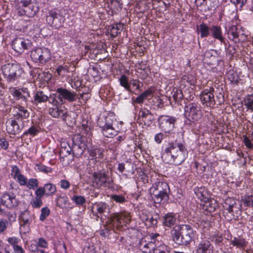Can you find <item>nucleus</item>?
<instances>
[{
  "mask_svg": "<svg viewBox=\"0 0 253 253\" xmlns=\"http://www.w3.org/2000/svg\"><path fill=\"white\" fill-rule=\"evenodd\" d=\"M188 152L181 143H169L165 148L162 158L167 164L178 166L182 164L188 156Z\"/></svg>",
  "mask_w": 253,
  "mask_h": 253,
  "instance_id": "1",
  "label": "nucleus"
},
{
  "mask_svg": "<svg viewBox=\"0 0 253 253\" xmlns=\"http://www.w3.org/2000/svg\"><path fill=\"white\" fill-rule=\"evenodd\" d=\"M131 220L130 213L126 211L114 213L107 218L105 225V229L101 230L100 235L106 237L110 230L114 232L123 230L124 226L128 224Z\"/></svg>",
  "mask_w": 253,
  "mask_h": 253,
  "instance_id": "2",
  "label": "nucleus"
},
{
  "mask_svg": "<svg viewBox=\"0 0 253 253\" xmlns=\"http://www.w3.org/2000/svg\"><path fill=\"white\" fill-rule=\"evenodd\" d=\"M168 184L164 181H157L150 188V193L155 203L160 204L162 201H166L169 199Z\"/></svg>",
  "mask_w": 253,
  "mask_h": 253,
  "instance_id": "3",
  "label": "nucleus"
},
{
  "mask_svg": "<svg viewBox=\"0 0 253 253\" xmlns=\"http://www.w3.org/2000/svg\"><path fill=\"white\" fill-rule=\"evenodd\" d=\"M3 78L7 82L18 81L24 73L21 66L17 63H7L1 67Z\"/></svg>",
  "mask_w": 253,
  "mask_h": 253,
  "instance_id": "4",
  "label": "nucleus"
},
{
  "mask_svg": "<svg viewBox=\"0 0 253 253\" xmlns=\"http://www.w3.org/2000/svg\"><path fill=\"white\" fill-rule=\"evenodd\" d=\"M184 115L188 120L192 122L199 121L203 116L201 106L195 102L189 103L185 106Z\"/></svg>",
  "mask_w": 253,
  "mask_h": 253,
  "instance_id": "5",
  "label": "nucleus"
},
{
  "mask_svg": "<svg viewBox=\"0 0 253 253\" xmlns=\"http://www.w3.org/2000/svg\"><path fill=\"white\" fill-rule=\"evenodd\" d=\"M161 236L158 233H152L150 235V241L147 242L146 240L141 239L140 240L138 248L142 253H150L151 251H154L155 248L159 244V240Z\"/></svg>",
  "mask_w": 253,
  "mask_h": 253,
  "instance_id": "6",
  "label": "nucleus"
},
{
  "mask_svg": "<svg viewBox=\"0 0 253 253\" xmlns=\"http://www.w3.org/2000/svg\"><path fill=\"white\" fill-rule=\"evenodd\" d=\"M30 56L34 62L41 64H44L48 62L51 58L49 50L44 47L32 50Z\"/></svg>",
  "mask_w": 253,
  "mask_h": 253,
  "instance_id": "7",
  "label": "nucleus"
},
{
  "mask_svg": "<svg viewBox=\"0 0 253 253\" xmlns=\"http://www.w3.org/2000/svg\"><path fill=\"white\" fill-rule=\"evenodd\" d=\"M120 85L129 92L134 93L136 90H141L140 82L138 80L132 79L129 81L128 77L122 75L119 79Z\"/></svg>",
  "mask_w": 253,
  "mask_h": 253,
  "instance_id": "8",
  "label": "nucleus"
},
{
  "mask_svg": "<svg viewBox=\"0 0 253 253\" xmlns=\"http://www.w3.org/2000/svg\"><path fill=\"white\" fill-rule=\"evenodd\" d=\"M223 207L225 210L231 214V215L229 217L230 220L237 218L241 214V205L239 202L233 199L228 198L226 199Z\"/></svg>",
  "mask_w": 253,
  "mask_h": 253,
  "instance_id": "9",
  "label": "nucleus"
},
{
  "mask_svg": "<svg viewBox=\"0 0 253 253\" xmlns=\"http://www.w3.org/2000/svg\"><path fill=\"white\" fill-rule=\"evenodd\" d=\"M113 116H108L105 118V124L101 125L100 123L99 125L101 133L105 137L112 138L118 134L117 131L115 129L113 126V124L115 122Z\"/></svg>",
  "mask_w": 253,
  "mask_h": 253,
  "instance_id": "10",
  "label": "nucleus"
},
{
  "mask_svg": "<svg viewBox=\"0 0 253 253\" xmlns=\"http://www.w3.org/2000/svg\"><path fill=\"white\" fill-rule=\"evenodd\" d=\"M46 21L50 26L58 29L61 27L65 21V17L54 10H50L46 17Z\"/></svg>",
  "mask_w": 253,
  "mask_h": 253,
  "instance_id": "11",
  "label": "nucleus"
},
{
  "mask_svg": "<svg viewBox=\"0 0 253 253\" xmlns=\"http://www.w3.org/2000/svg\"><path fill=\"white\" fill-rule=\"evenodd\" d=\"M91 213L97 220L102 218L103 215L107 216L110 212V207L108 204L105 202H99L93 204L91 208Z\"/></svg>",
  "mask_w": 253,
  "mask_h": 253,
  "instance_id": "12",
  "label": "nucleus"
},
{
  "mask_svg": "<svg viewBox=\"0 0 253 253\" xmlns=\"http://www.w3.org/2000/svg\"><path fill=\"white\" fill-rule=\"evenodd\" d=\"M0 206L11 209L19 205V201L14 193L5 192L0 196Z\"/></svg>",
  "mask_w": 253,
  "mask_h": 253,
  "instance_id": "13",
  "label": "nucleus"
},
{
  "mask_svg": "<svg viewBox=\"0 0 253 253\" xmlns=\"http://www.w3.org/2000/svg\"><path fill=\"white\" fill-rule=\"evenodd\" d=\"M214 92V89L212 87L205 89L201 91L200 98L204 106L210 108L214 107L215 105Z\"/></svg>",
  "mask_w": 253,
  "mask_h": 253,
  "instance_id": "14",
  "label": "nucleus"
},
{
  "mask_svg": "<svg viewBox=\"0 0 253 253\" xmlns=\"http://www.w3.org/2000/svg\"><path fill=\"white\" fill-rule=\"evenodd\" d=\"M92 182L97 187H109L110 178L104 171L94 172L92 174Z\"/></svg>",
  "mask_w": 253,
  "mask_h": 253,
  "instance_id": "15",
  "label": "nucleus"
},
{
  "mask_svg": "<svg viewBox=\"0 0 253 253\" xmlns=\"http://www.w3.org/2000/svg\"><path fill=\"white\" fill-rule=\"evenodd\" d=\"M176 121L175 117L166 115H162L158 119L159 126L165 133H169L173 130Z\"/></svg>",
  "mask_w": 253,
  "mask_h": 253,
  "instance_id": "16",
  "label": "nucleus"
},
{
  "mask_svg": "<svg viewBox=\"0 0 253 253\" xmlns=\"http://www.w3.org/2000/svg\"><path fill=\"white\" fill-rule=\"evenodd\" d=\"M194 253H213V247L207 238H201L198 241L194 250Z\"/></svg>",
  "mask_w": 253,
  "mask_h": 253,
  "instance_id": "17",
  "label": "nucleus"
},
{
  "mask_svg": "<svg viewBox=\"0 0 253 253\" xmlns=\"http://www.w3.org/2000/svg\"><path fill=\"white\" fill-rule=\"evenodd\" d=\"M24 122L21 120L9 119L6 122L7 132L10 134H19L24 127Z\"/></svg>",
  "mask_w": 253,
  "mask_h": 253,
  "instance_id": "18",
  "label": "nucleus"
},
{
  "mask_svg": "<svg viewBox=\"0 0 253 253\" xmlns=\"http://www.w3.org/2000/svg\"><path fill=\"white\" fill-rule=\"evenodd\" d=\"M58 94L57 98L61 103H63V100L69 102L75 101L77 100V93L76 92L68 90L63 87H59L56 89Z\"/></svg>",
  "mask_w": 253,
  "mask_h": 253,
  "instance_id": "19",
  "label": "nucleus"
},
{
  "mask_svg": "<svg viewBox=\"0 0 253 253\" xmlns=\"http://www.w3.org/2000/svg\"><path fill=\"white\" fill-rule=\"evenodd\" d=\"M181 240H183V245H187L191 242L194 239L195 234L193 228L186 224L180 226Z\"/></svg>",
  "mask_w": 253,
  "mask_h": 253,
  "instance_id": "20",
  "label": "nucleus"
},
{
  "mask_svg": "<svg viewBox=\"0 0 253 253\" xmlns=\"http://www.w3.org/2000/svg\"><path fill=\"white\" fill-rule=\"evenodd\" d=\"M30 42L27 40L23 38H15L12 42V47L15 51L21 53L26 49H28L30 46Z\"/></svg>",
  "mask_w": 253,
  "mask_h": 253,
  "instance_id": "21",
  "label": "nucleus"
},
{
  "mask_svg": "<svg viewBox=\"0 0 253 253\" xmlns=\"http://www.w3.org/2000/svg\"><path fill=\"white\" fill-rule=\"evenodd\" d=\"M49 114L54 118H62L65 120L67 116V111L64 106H56L51 108L49 110Z\"/></svg>",
  "mask_w": 253,
  "mask_h": 253,
  "instance_id": "22",
  "label": "nucleus"
},
{
  "mask_svg": "<svg viewBox=\"0 0 253 253\" xmlns=\"http://www.w3.org/2000/svg\"><path fill=\"white\" fill-rule=\"evenodd\" d=\"M211 34L214 39L218 40L221 43L224 42V38L220 26L212 25L210 28Z\"/></svg>",
  "mask_w": 253,
  "mask_h": 253,
  "instance_id": "23",
  "label": "nucleus"
},
{
  "mask_svg": "<svg viewBox=\"0 0 253 253\" xmlns=\"http://www.w3.org/2000/svg\"><path fill=\"white\" fill-rule=\"evenodd\" d=\"M194 193L197 198L201 201H206L210 198L208 190L205 187H197L194 188Z\"/></svg>",
  "mask_w": 253,
  "mask_h": 253,
  "instance_id": "24",
  "label": "nucleus"
},
{
  "mask_svg": "<svg viewBox=\"0 0 253 253\" xmlns=\"http://www.w3.org/2000/svg\"><path fill=\"white\" fill-rule=\"evenodd\" d=\"M175 215L172 213H168L163 218V223L168 227H172L176 223Z\"/></svg>",
  "mask_w": 253,
  "mask_h": 253,
  "instance_id": "25",
  "label": "nucleus"
},
{
  "mask_svg": "<svg viewBox=\"0 0 253 253\" xmlns=\"http://www.w3.org/2000/svg\"><path fill=\"white\" fill-rule=\"evenodd\" d=\"M205 203L203 205L204 210L209 211V212H214L218 207V204L216 200L208 198V200L204 201Z\"/></svg>",
  "mask_w": 253,
  "mask_h": 253,
  "instance_id": "26",
  "label": "nucleus"
},
{
  "mask_svg": "<svg viewBox=\"0 0 253 253\" xmlns=\"http://www.w3.org/2000/svg\"><path fill=\"white\" fill-rule=\"evenodd\" d=\"M16 113L14 114L15 119L21 120L29 117V112L24 107L19 106L16 108Z\"/></svg>",
  "mask_w": 253,
  "mask_h": 253,
  "instance_id": "27",
  "label": "nucleus"
},
{
  "mask_svg": "<svg viewBox=\"0 0 253 253\" xmlns=\"http://www.w3.org/2000/svg\"><path fill=\"white\" fill-rule=\"evenodd\" d=\"M248 242L245 239L241 237H235L231 241V244L233 246L240 249H244L247 246Z\"/></svg>",
  "mask_w": 253,
  "mask_h": 253,
  "instance_id": "28",
  "label": "nucleus"
},
{
  "mask_svg": "<svg viewBox=\"0 0 253 253\" xmlns=\"http://www.w3.org/2000/svg\"><path fill=\"white\" fill-rule=\"evenodd\" d=\"M48 96L42 91H38L34 96L33 103L35 104L44 103L47 101Z\"/></svg>",
  "mask_w": 253,
  "mask_h": 253,
  "instance_id": "29",
  "label": "nucleus"
},
{
  "mask_svg": "<svg viewBox=\"0 0 253 253\" xmlns=\"http://www.w3.org/2000/svg\"><path fill=\"white\" fill-rule=\"evenodd\" d=\"M90 156L92 157V159L98 162L104 158V150L100 148H95L90 152Z\"/></svg>",
  "mask_w": 253,
  "mask_h": 253,
  "instance_id": "30",
  "label": "nucleus"
},
{
  "mask_svg": "<svg viewBox=\"0 0 253 253\" xmlns=\"http://www.w3.org/2000/svg\"><path fill=\"white\" fill-rule=\"evenodd\" d=\"M152 94V90L150 89L146 90L144 92H142L138 96H137L135 99H134L132 101V104L133 105L135 104H143L144 100L147 98V97L151 95Z\"/></svg>",
  "mask_w": 253,
  "mask_h": 253,
  "instance_id": "31",
  "label": "nucleus"
},
{
  "mask_svg": "<svg viewBox=\"0 0 253 253\" xmlns=\"http://www.w3.org/2000/svg\"><path fill=\"white\" fill-rule=\"evenodd\" d=\"M68 202V198L66 196H59L55 199L56 206L61 209L67 208Z\"/></svg>",
  "mask_w": 253,
  "mask_h": 253,
  "instance_id": "32",
  "label": "nucleus"
},
{
  "mask_svg": "<svg viewBox=\"0 0 253 253\" xmlns=\"http://www.w3.org/2000/svg\"><path fill=\"white\" fill-rule=\"evenodd\" d=\"M229 33L232 36V40L236 42L239 40L240 38V28L236 25H232L229 28Z\"/></svg>",
  "mask_w": 253,
  "mask_h": 253,
  "instance_id": "33",
  "label": "nucleus"
},
{
  "mask_svg": "<svg viewBox=\"0 0 253 253\" xmlns=\"http://www.w3.org/2000/svg\"><path fill=\"white\" fill-rule=\"evenodd\" d=\"M108 3V6L114 13H116L122 9V3L118 0H110Z\"/></svg>",
  "mask_w": 253,
  "mask_h": 253,
  "instance_id": "34",
  "label": "nucleus"
},
{
  "mask_svg": "<svg viewBox=\"0 0 253 253\" xmlns=\"http://www.w3.org/2000/svg\"><path fill=\"white\" fill-rule=\"evenodd\" d=\"M241 201L244 206L253 207V194H248L242 197Z\"/></svg>",
  "mask_w": 253,
  "mask_h": 253,
  "instance_id": "35",
  "label": "nucleus"
},
{
  "mask_svg": "<svg viewBox=\"0 0 253 253\" xmlns=\"http://www.w3.org/2000/svg\"><path fill=\"white\" fill-rule=\"evenodd\" d=\"M43 188L45 192V196H52L56 192V186L50 183L45 184Z\"/></svg>",
  "mask_w": 253,
  "mask_h": 253,
  "instance_id": "36",
  "label": "nucleus"
},
{
  "mask_svg": "<svg viewBox=\"0 0 253 253\" xmlns=\"http://www.w3.org/2000/svg\"><path fill=\"white\" fill-rule=\"evenodd\" d=\"M201 38L207 37L210 34V28L205 23H202L199 26Z\"/></svg>",
  "mask_w": 253,
  "mask_h": 253,
  "instance_id": "37",
  "label": "nucleus"
},
{
  "mask_svg": "<svg viewBox=\"0 0 253 253\" xmlns=\"http://www.w3.org/2000/svg\"><path fill=\"white\" fill-rule=\"evenodd\" d=\"M20 218L24 225H29L32 222V217L28 211H24L21 213Z\"/></svg>",
  "mask_w": 253,
  "mask_h": 253,
  "instance_id": "38",
  "label": "nucleus"
},
{
  "mask_svg": "<svg viewBox=\"0 0 253 253\" xmlns=\"http://www.w3.org/2000/svg\"><path fill=\"white\" fill-rule=\"evenodd\" d=\"M228 79L232 84H237L239 82V78L236 72L234 70H230L227 73Z\"/></svg>",
  "mask_w": 253,
  "mask_h": 253,
  "instance_id": "39",
  "label": "nucleus"
},
{
  "mask_svg": "<svg viewBox=\"0 0 253 253\" xmlns=\"http://www.w3.org/2000/svg\"><path fill=\"white\" fill-rule=\"evenodd\" d=\"M54 250L56 253H67V249L65 244L62 241H58L55 243Z\"/></svg>",
  "mask_w": 253,
  "mask_h": 253,
  "instance_id": "40",
  "label": "nucleus"
},
{
  "mask_svg": "<svg viewBox=\"0 0 253 253\" xmlns=\"http://www.w3.org/2000/svg\"><path fill=\"white\" fill-rule=\"evenodd\" d=\"M71 200L79 206L84 205L86 202V199L84 196L80 195H74L71 198Z\"/></svg>",
  "mask_w": 253,
  "mask_h": 253,
  "instance_id": "41",
  "label": "nucleus"
},
{
  "mask_svg": "<svg viewBox=\"0 0 253 253\" xmlns=\"http://www.w3.org/2000/svg\"><path fill=\"white\" fill-rule=\"evenodd\" d=\"M27 182L25 186L29 189L34 190L39 186V181L36 178H30L27 180Z\"/></svg>",
  "mask_w": 253,
  "mask_h": 253,
  "instance_id": "42",
  "label": "nucleus"
},
{
  "mask_svg": "<svg viewBox=\"0 0 253 253\" xmlns=\"http://www.w3.org/2000/svg\"><path fill=\"white\" fill-rule=\"evenodd\" d=\"M12 95L15 98L16 100H21L22 101L26 103L28 100V98L24 95L20 91V90L14 89L12 93Z\"/></svg>",
  "mask_w": 253,
  "mask_h": 253,
  "instance_id": "43",
  "label": "nucleus"
},
{
  "mask_svg": "<svg viewBox=\"0 0 253 253\" xmlns=\"http://www.w3.org/2000/svg\"><path fill=\"white\" fill-rule=\"evenodd\" d=\"M151 116L152 115L148 109L145 108L140 110L138 114V117L139 118H141L143 119H144L146 120H151Z\"/></svg>",
  "mask_w": 253,
  "mask_h": 253,
  "instance_id": "44",
  "label": "nucleus"
},
{
  "mask_svg": "<svg viewBox=\"0 0 253 253\" xmlns=\"http://www.w3.org/2000/svg\"><path fill=\"white\" fill-rule=\"evenodd\" d=\"M39 132V130L38 128L35 126H32L27 130L24 132L23 135L27 136L30 135L32 136H34L37 135Z\"/></svg>",
  "mask_w": 253,
  "mask_h": 253,
  "instance_id": "45",
  "label": "nucleus"
},
{
  "mask_svg": "<svg viewBox=\"0 0 253 253\" xmlns=\"http://www.w3.org/2000/svg\"><path fill=\"white\" fill-rule=\"evenodd\" d=\"M244 105L248 110L253 111V96L248 95L244 100Z\"/></svg>",
  "mask_w": 253,
  "mask_h": 253,
  "instance_id": "46",
  "label": "nucleus"
},
{
  "mask_svg": "<svg viewBox=\"0 0 253 253\" xmlns=\"http://www.w3.org/2000/svg\"><path fill=\"white\" fill-rule=\"evenodd\" d=\"M36 168L39 171L44 172L45 173H50L52 171L51 168L40 164H36Z\"/></svg>",
  "mask_w": 253,
  "mask_h": 253,
  "instance_id": "47",
  "label": "nucleus"
},
{
  "mask_svg": "<svg viewBox=\"0 0 253 253\" xmlns=\"http://www.w3.org/2000/svg\"><path fill=\"white\" fill-rule=\"evenodd\" d=\"M56 72H57L58 75L61 76H65V75L67 73L69 72V67L67 65L58 66L56 69Z\"/></svg>",
  "mask_w": 253,
  "mask_h": 253,
  "instance_id": "48",
  "label": "nucleus"
},
{
  "mask_svg": "<svg viewBox=\"0 0 253 253\" xmlns=\"http://www.w3.org/2000/svg\"><path fill=\"white\" fill-rule=\"evenodd\" d=\"M58 94L56 93H52L49 96H48V100L49 103L52 104L54 106H58L59 102L58 100L57 99Z\"/></svg>",
  "mask_w": 253,
  "mask_h": 253,
  "instance_id": "49",
  "label": "nucleus"
},
{
  "mask_svg": "<svg viewBox=\"0 0 253 253\" xmlns=\"http://www.w3.org/2000/svg\"><path fill=\"white\" fill-rule=\"evenodd\" d=\"M30 203L32 207L35 209H39L42 205V199L38 197L32 199Z\"/></svg>",
  "mask_w": 253,
  "mask_h": 253,
  "instance_id": "50",
  "label": "nucleus"
},
{
  "mask_svg": "<svg viewBox=\"0 0 253 253\" xmlns=\"http://www.w3.org/2000/svg\"><path fill=\"white\" fill-rule=\"evenodd\" d=\"M50 210L47 207H43L41 209V213L40 216V220L42 221H43L45 220V219L50 214Z\"/></svg>",
  "mask_w": 253,
  "mask_h": 253,
  "instance_id": "51",
  "label": "nucleus"
},
{
  "mask_svg": "<svg viewBox=\"0 0 253 253\" xmlns=\"http://www.w3.org/2000/svg\"><path fill=\"white\" fill-rule=\"evenodd\" d=\"M21 174L20 169L17 166L14 165L11 166V175L15 179Z\"/></svg>",
  "mask_w": 253,
  "mask_h": 253,
  "instance_id": "52",
  "label": "nucleus"
},
{
  "mask_svg": "<svg viewBox=\"0 0 253 253\" xmlns=\"http://www.w3.org/2000/svg\"><path fill=\"white\" fill-rule=\"evenodd\" d=\"M183 78L184 80H186L190 85H195L196 83V78L193 75L188 74L185 75Z\"/></svg>",
  "mask_w": 253,
  "mask_h": 253,
  "instance_id": "53",
  "label": "nucleus"
},
{
  "mask_svg": "<svg viewBox=\"0 0 253 253\" xmlns=\"http://www.w3.org/2000/svg\"><path fill=\"white\" fill-rule=\"evenodd\" d=\"M15 180L21 186H25L27 184L28 178L22 173L19 175Z\"/></svg>",
  "mask_w": 253,
  "mask_h": 253,
  "instance_id": "54",
  "label": "nucleus"
},
{
  "mask_svg": "<svg viewBox=\"0 0 253 253\" xmlns=\"http://www.w3.org/2000/svg\"><path fill=\"white\" fill-rule=\"evenodd\" d=\"M167 247L165 245H162L161 243L157 245L153 251V253H167Z\"/></svg>",
  "mask_w": 253,
  "mask_h": 253,
  "instance_id": "55",
  "label": "nucleus"
},
{
  "mask_svg": "<svg viewBox=\"0 0 253 253\" xmlns=\"http://www.w3.org/2000/svg\"><path fill=\"white\" fill-rule=\"evenodd\" d=\"M111 199L118 203L123 204L126 202L124 196L120 195H113L111 196Z\"/></svg>",
  "mask_w": 253,
  "mask_h": 253,
  "instance_id": "56",
  "label": "nucleus"
},
{
  "mask_svg": "<svg viewBox=\"0 0 253 253\" xmlns=\"http://www.w3.org/2000/svg\"><path fill=\"white\" fill-rule=\"evenodd\" d=\"M173 241L177 244L179 245H183V240L181 239V231H179V233L175 231V233L173 234L172 236Z\"/></svg>",
  "mask_w": 253,
  "mask_h": 253,
  "instance_id": "57",
  "label": "nucleus"
},
{
  "mask_svg": "<svg viewBox=\"0 0 253 253\" xmlns=\"http://www.w3.org/2000/svg\"><path fill=\"white\" fill-rule=\"evenodd\" d=\"M157 219L156 218H154L151 215H149V217L145 224L148 227H151L157 225Z\"/></svg>",
  "mask_w": 253,
  "mask_h": 253,
  "instance_id": "58",
  "label": "nucleus"
},
{
  "mask_svg": "<svg viewBox=\"0 0 253 253\" xmlns=\"http://www.w3.org/2000/svg\"><path fill=\"white\" fill-rule=\"evenodd\" d=\"M8 222L7 220L4 218L0 220V233H3L8 227Z\"/></svg>",
  "mask_w": 253,
  "mask_h": 253,
  "instance_id": "59",
  "label": "nucleus"
},
{
  "mask_svg": "<svg viewBox=\"0 0 253 253\" xmlns=\"http://www.w3.org/2000/svg\"><path fill=\"white\" fill-rule=\"evenodd\" d=\"M38 247L42 248H47L48 247V243L46 240L42 237L38 239V242L36 243Z\"/></svg>",
  "mask_w": 253,
  "mask_h": 253,
  "instance_id": "60",
  "label": "nucleus"
},
{
  "mask_svg": "<svg viewBox=\"0 0 253 253\" xmlns=\"http://www.w3.org/2000/svg\"><path fill=\"white\" fill-rule=\"evenodd\" d=\"M7 242L10 244V245L13 247L15 246H17L19 244L21 240L19 238L16 237H9L7 239Z\"/></svg>",
  "mask_w": 253,
  "mask_h": 253,
  "instance_id": "61",
  "label": "nucleus"
},
{
  "mask_svg": "<svg viewBox=\"0 0 253 253\" xmlns=\"http://www.w3.org/2000/svg\"><path fill=\"white\" fill-rule=\"evenodd\" d=\"M36 197L41 198L44 195H45V192L43 187H39L35 191Z\"/></svg>",
  "mask_w": 253,
  "mask_h": 253,
  "instance_id": "62",
  "label": "nucleus"
},
{
  "mask_svg": "<svg viewBox=\"0 0 253 253\" xmlns=\"http://www.w3.org/2000/svg\"><path fill=\"white\" fill-rule=\"evenodd\" d=\"M9 146L8 142L3 137L0 138V147L6 150Z\"/></svg>",
  "mask_w": 253,
  "mask_h": 253,
  "instance_id": "63",
  "label": "nucleus"
},
{
  "mask_svg": "<svg viewBox=\"0 0 253 253\" xmlns=\"http://www.w3.org/2000/svg\"><path fill=\"white\" fill-rule=\"evenodd\" d=\"M172 96L175 100L181 99L183 98V94L181 90L176 89L175 92H173Z\"/></svg>",
  "mask_w": 253,
  "mask_h": 253,
  "instance_id": "64",
  "label": "nucleus"
}]
</instances>
